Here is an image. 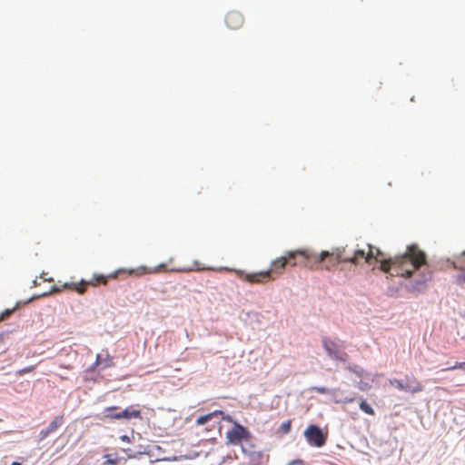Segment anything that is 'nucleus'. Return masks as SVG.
Instances as JSON below:
<instances>
[{
  "mask_svg": "<svg viewBox=\"0 0 465 465\" xmlns=\"http://www.w3.org/2000/svg\"><path fill=\"white\" fill-rule=\"evenodd\" d=\"M368 248L366 263L380 262V269L392 276L410 278L422 266L428 267L426 253L417 244L409 245L403 254L389 259L384 258V253L379 248L371 244H368Z\"/></svg>",
  "mask_w": 465,
  "mask_h": 465,
  "instance_id": "f257e3e1",
  "label": "nucleus"
},
{
  "mask_svg": "<svg viewBox=\"0 0 465 465\" xmlns=\"http://www.w3.org/2000/svg\"><path fill=\"white\" fill-rule=\"evenodd\" d=\"M287 266V261L282 255L272 260L270 268L266 271L245 273L243 271L237 270L235 272L240 279L249 283L264 284L282 275Z\"/></svg>",
  "mask_w": 465,
  "mask_h": 465,
  "instance_id": "f03ea898",
  "label": "nucleus"
},
{
  "mask_svg": "<svg viewBox=\"0 0 465 465\" xmlns=\"http://www.w3.org/2000/svg\"><path fill=\"white\" fill-rule=\"evenodd\" d=\"M283 257L291 267L300 266L312 271L315 269V264L318 261L315 257V252L309 248L287 251L284 252Z\"/></svg>",
  "mask_w": 465,
  "mask_h": 465,
  "instance_id": "7ed1b4c3",
  "label": "nucleus"
},
{
  "mask_svg": "<svg viewBox=\"0 0 465 465\" xmlns=\"http://www.w3.org/2000/svg\"><path fill=\"white\" fill-rule=\"evenodd\" d=\"M345 252V247H338L331 252L322 251L320 253L315 252L316 259L320 261H317L313 271L319 269L331 270L341 262H346Z\"/></svg>",
  "mask_w": 465,
  "mask_h": 465,
  "instance_id": "20e7f679",
  "label": "nucleus"
},
{
  "mask_svg": "<svg viewBox=\"0 0 465 465\" xmlns=\"http://www.w3.org/2000/svg\"><path fill=\"white\" fill-rule=\"evenodd\" d=\"M125 270L120 269L116 272L104 276L103 274H94V277L90 281L82 280L79 284L74 282L72 283H64V288H68L76 291L79 294H84L86 291L87 285L97 286L98 284L105 285L107 283L108 278H115L118 273L124 272Z\"/></svg>",
  "mask_w": 465,
  "mask_h": 465,
  "instance_id": "39448f33",
  "label": "nucleus"
},
{
  "mask_svg": "<svg viewBox=\"0 0 465 465\" xmlns=\"http://www.w3.org/2000/svg\"><path fill=\"white\" fill-rule=\"evenodd\" d=\"M304 437L310 445L317 448L323 446L327 440V434L319 426L312 424L304 430Z\"/></svg>",
  "mask_w": 465,
  "mask_h": 465,
  "instance_id": "423d86ee",
  "label": "nucleus"
},
{
  "mask_svg": "<svg viewBox=\"0 0 465 465\" xmlns=\"http://www.w3.org/2000/svg\"><path fill=\"white\" fill-rule=\"evenodd\" d=\"M251 438L250 431L242 425L234 422V426L226 432V439L228 443L238 445L242 440H249Z\"/></svg>",
  "mask_w": 465,
  "mask_h": 465,
  "instance_id": "0eeeda50",
  "label": "nucleus"
},
{
  "mask_svg": "<svg viewBox=\"0 0 465 465\" xmlns=\"http://www.w3.org/2000/svg\"><path fill=\"white\" fill-rule=\"evenodd\" d=\"M322 344L331 358L341 361H345L347 360V353L342 351L334 341L325 338L322 341Z\"/></svg>",
  "mask_w": 465,
  "mask_h": 465,
  "instance_id": "6e6552de",
  "label": "nucleus"
},
{
  "mask_svg": "<svg viewBox=\"0 0 465 465\" xmlns=\"http://www.w3.org/2000/svg\"><path fill=\"white\" fill-rule=\"evenodd\" d=\"M391 385H394L398 390L415 394L423 391V386L415 378H412L411 384H404L402 381L393 379L390 381Z\"/></svg>",
  "mask_w": 465,
  "mask_h": 465,
  "instance_id": "1a4fd4ad",
  "label": "nucleus"
},
{
  "mask_svg": "<svg viewBox=\"0 0 465 465\" xmlns=\"http://www.w3.org/2000/svg\"><path fill=\"white\" fill-rule=\"evenodd\" d=\"M64 421V415L54 417V420L49 423V425L39 432V440H43L45 438H47L50 434L56 432L58 429L63 425Z\"/></svg>",
  "mask_w": 465,
  "mask_h": 465,
  "instance_id": "9d476101",
  "label": "nucleus"
},
{
  "mask_svg": "<svg viewBox=\"0 0 465 465\" xmlns=\"http://www.w3.org/2000/svg\"><path fill=\"white\" fill-rule=\"evenodd\" d=\"M225 23L230 29H239L243 25V16L237 11H230L225 16Z\"/></svg>",
  "mask_w": 465,
  "mask_h": 465,
  "instance_id": "9b49d317",
  "label": "nucleus"
},
{
  "mask_svg": "<svg viewBox=\"0 0 465 465\" xmlns=\"http://www.w3.org/2000/svg\"><path fill=\"white\" fill-rule=\"evenodd\" d=\"M117 420L141 419V411L134 409L132 406L121 411L119 414H115Z\"/></svg>",
  "mask_w": 465,
  "mask_h": 465,
  "instance_id": "f8f14e48",
  "label": "nucleus"
},
{
  "mask_svg": "<svg viewBox=\"0 0 465 465\" xmlns=\"http://www.w3.org/2000/svg\"><path fill=\"white\" fill-rule=\"evenodd\" d=\"M366 254L367 252L364 250L357 249L352 252L351 254H348L347 252H345L346 257V262L352 263L354 265H357L360 263L361 260H364L366 262Z\"/></svg>",
  "mask_w": 465,
  "mask_h": 465,
  "instance_id": "ddd939ff",
  "label": "nucleus"
},
{
  "mask_svg": "<svg viewBox=\"0 0 465 465\" xmlns=\"http://www.w3.org/2000/svg\"><path fill=\"white\" fill-rule=\"evenodd\" d=\"M430 279H431V272H423L422 275H421V280L418 281L415 284L411 285L410 287V289L411 291H420V286L425 284Z\"/></svg>",
  "mask_w": 465,
  "mask_h": 465,
  "instance_id": "4468645a",
  "label": "nucleus"
},
{
  "mask_svg": "<svg viewBox=\"0 0 465 465\" xmlns=\"http://www.w3.org/2000/svg\"><path fill=\"white\" fill-rule=\"evenodd\" d=\"M121 411H119V407L117 406H110L106 407L104 410V418L110 419V420H117L114 415L119 414Z\"/></svg>",
  "mask_w": 465,
  "mask_h": 465,
  "instance_id": "2eb2a0df",
  "label": "nucleus"
},
{
  "mask_svg": "<svg viewBox=\"0 0 465 465\" xmlns=\"http://www.w3.org/2000/svg\"><path fill=\"white\" fill-rule=\"evenodd\" d=\"M217 414H223V411H216L214 412H212V413H208V414H205V415H203V416H200L197 418L196 420V424L197 425H204L205 423H207L210 420H212V418L214 416V415H217Z\"/></svg>",
  "mask_w": 465,
  "mask_h": 465,
  "instance_id": "dca6fc26",
  "label": "nucleus"
},
{
  "mask_svg": "<svg viewBox=\"0 0 465 465\" xmlns=\"http://www.w3.org/2000/svg\"><path fill=\"white\" fill-rule=\"evenodd\" d=\"M156 272L155 270H151V269H148L145 266H141V267H139L137 269L129 270L128 273L129 274H135L136 276H141V275H143V274H146V273H152V272Z\"/></svg>",
  "mask_w": 465,
  "mask_h": 465,
  "instance_id": "f3484780",
  "label": "nucleus"
},
{
  "mask_svg": "<svg viewBox=\"0 0 465 465\" xmlns=\"http://www.w3.org/2000/svg\"><path fill=\"white\" fill-rule=\"evenodd\" d=\"M453 266L454 268L460 271L465 270V252L460 256L456 257L455 261L453 262Z\"/></svg>",
  "mask_w": 465,
  "mask_h": 465,
  "instance_id": "a211bd4d",
  "label": "nucleus"
},
{
  "mask_svg": "<svg viewBox=\"0 0 465 465\" xmlns=\"http://www.w3.org/2000/svg\"><path fill=\"white\" fill-rule=\"evenodd\" d=\"M360 409L366 414H369L371 416H373L375 414V411L372 409V407L369 403H367V401L365 400H362L360 402Z\"/></svg>",
  "mask_w": 465,
  "mask_h": 465,
  "instance_id": "6ab92c4d",
  "label": "nucleus"
},
{
  "mask_svg": "<svg viewBox=\"0 0 465 465\" xmlns=\"http://www.w3.org/2000/svg\"><path fill=\"white\" fill-rule=\"evenodd\" d=\"M104 458L105 459L104 464H108V465H117L118 464L119 458L116 455L114 456L112 454H105L104 456Z\"/></svg>",
  "mask_w": 465,
  "mask_h": 465,
  "instance_id": "aec40b11",
  "label": "nucleus"
},
{
  "mask_svg": "<svg viewBox=\"0 0 465 465\" xmlns=\"http://www.w3.org/2000/svg\"><path fill=\"white\" fill-rule=\"evenodd\" d=\"M312 391L320 393V394H326V393H331L332 395H335L336 392H337V390L334 389V390H329L325 387H313L312 388Z\"/></svg>",
  "mask_w": 465,
  "mask_h": 465,
  "instance_id": "412c9836",
  "label": "nucleus"
},
{
  "mask_svg": "<svg viewBox=\"0 0 465 465\" xmlns=\"http://www.w3.org/2000/svg\"><path fill=\"white\" fill-rule=\"evenodd\" d=\"M16 309V307H14L12 309H6L1 314H0V322L2 321H5L6 319H8L12 314L13 312H15V310Z\"/></svg>",
  "mask_w": 465,
  "mask_h": 465,
  "instance_id": "4be33fe9",
  "label": "nucleus"
},
{
  "mask_svg": "<svg viewBox=\"0 0 465 465\" xmlns=\"http://www.w3.org/2000/svg\"><path fill=\"white\" fill-rule=\"evenodd\" d=\"M456 369H460L465 372V361L456 362L453 366L444 369V371H452Z\"/></svg>",
  "mask_w": 465,
  "mask_h": 465,
  "instance_id": "5701e85b",
  "label": "nucleus"
},
{
  "mask_svg": "<svg viewBox=\"0 0 465 465\" xmlns=\"http://www.w3.org/2000/svg\"><path fill=\"white\" fill-rule=\"evenodd\" d=\"M35 370V366H28L16 371L17 375H24L25 373L33 372Z\"/></svg>",
  "mask_w": 465,
  "mask_h": 465,
  "instance_id": "b1692460",
  "label": "nucleus"
},
{
  "mask_svg": "<svg viewBox=\"0 0 465 465\" xmlns=\"http://www.w3.org/2000/svg\"><path fill=\"white\" fill-rule=\"evenodd\" d=\"M282 431L284 433H289L291 430V420H287L281 425Z\"/></svg>",
  "mask_w": 465,
  "mask_h": 465,
  "instance_id": "393cba45",
  "label": "nucleus"
},
{
  "mask_svg": "<svg viewBox=\"0 0 465 465\" xmlns=\"http://www.w3.org/2000/svg\"><path fill=\"white\" fill-rule=\"evenodd\" d=\"M354 400H355L354 397H346L343 400L334 399V402L335 403H340V402H342V403H351V402L354 401Z\"/></svg>",
  "mask_w": 465,
  "mask_h": 465,
  "instance_id": "a878e982",
  "label": "nucleus"
},
{
  "mask_svg": "<svg viewBox=\"0 0 465 465\" xmlns=\"http://www.w3.org/2000/svg\"><path fill=\"white\" fill-rule=\"evenodd\" d=\"M348 369L351 371H353L354 373L358 374L359 376H361L362 374V370L361 368H359L358 366H349Z\"/></svg>",
  "mask_w": 465,
  "mask_h": 465,
  "instance_id": "bb28decb",
  "label": "nucleus"
},
{
  "mask_svg": "<svg viewBox=\"0 0 465 465\" xmlns=\"http://www.w3.org/2000/svg\"><path fill=\"white\" fill-rule=\"evenodd\" d=\"M461 271L463 272L457 275V277H456V282L460 284L465 282V270H461Z\"/></svg>",
  "mask_w": 465,
  "mask_h": 465,
  "instance_id": "cd10ccee",
  "label": "nucleus"
},
{
  "mask_svg": "<svg viewBox=\"0 0 465 465\" xmlns=\"http://www.w3.org/2000/svg\"><path fill=\"white\" fill-rule=\"evenodd\" d=\"M289 465H303V460L301 459H295L292 460L291 462L288 463Z\"/></svg>",
  "mask_w": 465,
  "mask_h": 465,
  "instance_id": "c85d7f7f",
  "label": "nucleus"
},
{
  "mask_svg": "<svg viewBox=\"0 0 465 465\" xmlns=\"http://www.w3.org/2000/svg\"><path fill=\"white\" fill-rule=\"evenodd\" d=\"M121 440L124 442H130V439L127 435L121 436Z\"/></svg>",
  "mask_w": 465,
  "mask_h": 465,
  "instance_id": "c756f323",
  "label": "nucleus"
},
{
  "mask_svg": "<svg viewBox=\"0 0 465 465\" xmlns=\"http://www.w3.org/2000/svg\"><path fill=\"white\" fill-rule=\"evenodd\" d=\"M223 420H227L229 422H234L231 416H226V417L223 418Z\"/></svg>",
  "mask_w": 465,
  "mask_h": 465,
  "instance_id": "7c9ffc66",
  "label": "nucleus"
},
{
  "mask_svg": "<svg viewBox=\"0 0 465 465\" xmlns=\"http://www.w3.org/2000/svg\"><path fill=\"white\" fill-rule=\"evenodd\" d=\"M95 364L96 365L100 364V355H97Z\"/></svg>",
  "mask_w": 465,
  "mask_h": 465,
  "instance_id": "2f4dec72",
  "label": "nucleus"
},
{
  "mask_svg": "<svg viewBox=\"0 0 465 465\" xmlns=\"http://www.w3.org/2000/svg\"><path fill=\"white\" fill-rule=\"evenodd\" d=\"M11 465H22L20 462L14 461Z\"/></svg>",
  "mask_w": 465,
  "mask_h": 465,
  "instance_id": "473e14b6",
  "label": "nucleus"
},
{
  "mask_svg": "<svg viewBox=\"0 0 465 465\" xmlns=\"http://www.w3.org/2000/svg\"><path fill=\"white\" fill-rule=\"evenodd\" d=\"M287 465H289V464H287Z\"/></svg>",
  "mask_w": 465,
  "mask_h": 465,
  "instance_id": "72a5a7b5",
  "label": "nucleus"
}]
</instances>
